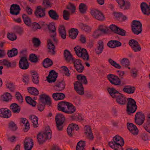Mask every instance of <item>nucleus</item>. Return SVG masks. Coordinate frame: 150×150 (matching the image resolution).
<instances>
[{"instance_id":"nucleus-1","label":"nucleus","mask_w":150,"mask_h":150,"mask_svg":"<svg viewBox=\"0 0 150 150\" xmlns=\"http://www.w3.org/2000/svg\"><path fill=\"white\" fill-rule=\"evenodd\" d=\"M113 142H109L108 145L115 150H123L122 146L124 144V141L120 137L116 135L113 137Z\"/></svg>"},{"instance_id":"nucleus-2","label":"nucleus","mask_w":150,"mask_h":150,"mask_svg":"<svg viewBox=\"0 0 150 150\" xmlns=\"http://www.w3.org/2000/svg\"><path fill=\"white\" fill-rule=\"evenodd\" d=\"M52 131L49 126L46 127L45 130L42 133H39L37 136L38 141L39 144H43L47 139H51Z\"/></svg>"},{"instance_id":"nucleus-3","label":"nucleus","mask_w":150,"mask_h":150,"mask_svg":"<svg viewBox=\"0 0 150 150\" xmlns=\"http://www.w3.org/2000/svg\"><path fill=\"white\" fill-rule=\"evenodd\" d=\"M74 49L77 56L81 57L85 61L89 60V56L86 49L81 48L79 46L75 47Z\"/></svg>"},{"instance_id":"nucleus-4","label":"nucleus","mask_w":150,"mask_h":150,"mask_svg":"<svg viewBox=\"0 0 150 150\" xmlns=\"http://www.w3.org/2000/svg\"><path fill=\"white\" fill-rule=\"evenodd\" d=\"M127 100L128 102L127 106V114L129 115L135 112L137 108V106L134 99L129 98Z\"/></svg>"},{"instance_id":"nucleus-5","label":"nucleus","mask_w":150,"mask_h":150,"mask_svg":"<svg viewBox=\"0 0 150 150\" xmlns=\"http://www.w3.org/2000/svg\"><path fill=\"white\" fill-rule=\"evenodd\" d=\"M132 32L136 35H139L142 31V24L140 21L134 20L131 25Z\"/></svg>"},{"instance_id":"nucleus-6","label":"nucleus","mask_w":150,"mask_h":150,"mask_svg":"<svg viewBox=\"0 0 150 150\" xmlns=\"http://www.w3.org/2000/svg\"><path fill=\"white\" fill-rule=\"evenodd\" d=\"M55 120L57 129L59 131L62 130L63 124L65 120V117L61 113H58L55 116Z\"/></svg>"},{"instance_id":"nucleus-7","label":"nucleus","mask_w":150,"mask_h":150,"mask_svg":"<svg viewBox=\"0 0 150 150\" xmlns=\"http://www.w3.org/2000/svg\"><path fill=\"white\" fill-rule=\"evenodd\" d=\"M107 78L112 84L117 86H121V80L117 76L112 74H108Z\"/></svg>"},{"instance_id":"nucleus-8","label":"nucleus","mask_w":150,"mask_h":150,"mask_svg":"<svg viewBox=\"0 0 150 150\" xmlns=\"http://www.w3.org/2000/svg\"><path fill=\"white\" fill-rule=\"evenodd\" d=\"M91 13L93 17L98 21H103L105 19L103 13L96 9H94L91 10Z\"/></svg>"},{"instance_id":"nucleus-9","label":"nucleus","mask_w":150,"mask_h":150,"mask_svg":"<svg viewBox=\"0 0 150 150\" xmlns=\"http://www.w3.org/2000/svg\"><path fill=\"white\" fill-rule=\"evenodd\" d=\"M81 62V60L79 59H74L71 62L73 63L75 69L79 73H82L84 69V67L82 64Z\"/></svg>"},{"instance_id":"nucleus-10","label":"nucleus","mask_w":150,"mask_h":150,"mask_svg":"<svg viewBox=\"0 0 150 150\" xmlns=\"http://www.w3.org/2000/svg\"><path fill=\"white\" fill-rule=\"evenodd\" d=\"M39 102L42 104L46 105L49 106L51 105L50 98L49 96L45 94L39 96Z\"/></svg>"},{"instance_id":"nucleus-11","label":"nucleus","mask_w":150,"mask_h":150,"mask_svg":"<svg viewBox=\"0 0 150 150\" xmlns=\"http://www.w3.org/2000/svg\"><path fill=\"white\" fill-rule=\"evenodd\" d=\"M110 28L114 33L122 36L125 35L126 31L120 28L115 25L112 24L110 25Z\"/></svg>"},{"instance_id":"nucleus-12","label":"nucleus","mask_w":150,"mask_h":150,"mask_svg":"<svg viewBox=\"0 0 150 150\" xmlns=\"http://www.w3.org/2000/svg\"><path fill=\"white\" fill-rule=\"evenodd\" d=\"M145 120V116L141 112H137L134 118L135 122L137 124L141 125Z\"/></svg>"},{"instance_id":"nucleus-13","label":"nucleus","mask_w":150,"mask_h":150,"mask_svg":"<svg viewBox=\"0 0 150 150\" xmlns=\"http://www.w3.org/2000/svg\"><path fill=\"white\" fill-rule=\"evenodd\" d=\"M129 44L135 52H139L141 50V48L139 43L135 40H130L129 41Z\"/></svg>"},{"instance_id":"nucleus-14","label":"nucleus","mask_w":150,"mask_h":150,"mask_svg":"<svg viewBox=\"0 0 150 150\" xmlns=\"http://www.w3.org/2000/svg\"><path fill=\"white\" fill-rule=\"evenodd\" d=\"M74 87L75 90L79 94L82 95L84 94V88L82 83L80 82H75L74 84Z\"/></svg>"},{"instance_id":"nucleus-15","label":"nucleus","mask_w":150,"mask_h":150,"mask_svg":"<svg viewBox=\"0 0 150 150\" xmlns=\"http://www.w3.org/2000/svg\"><path fill=\"white\" fill-rule=\"evenodd\" d=\"M29 65L27 57H21L19 63V68L21 69L25 70L29 68Z\"/></svg>"},{"instance_id":"nucleus-16","label":"nucleus","mask_w":150,"mask_h":150,"mask_svg":"<svg viewBox=\"0 0 150 150\" xmlns=\"http://www.w3.org/2000/svg\"><path fill=\"white\" fill-rule=\"evenodd\" d=\"M45 8H42L40 6H37L35 10L34 14L37 18H41L45 16Z\"/></svg>"},{"instance_id":"nucleus-17","label":"nucleus","mask_w":150,"mask_h":150,"mask_svg":"<svg viewBox=\"0 0 150 150\" xmlns=\"http://www.w3.org/2000/svg\"><path fill=\"white\" fill-rule=\"evenodd\" d=\"M127 128L132 134L137 136L138 134L139 130L136 126L132 123L127 122Z\"/></svg>"},{"instance_id":"nucleus-18","label":"nucleus","mask_w":150,"mask_h":150,"mask_svg":"<svg viewBox=\"0 0 150 150\" xmlns=\"http://www.w3.org/2000/svg\"><path fill=\"white\" fill-rule=\"evenodd\" d=\"M34 145L33 141L32 139L26 138L24 141V147L25 150H31Z\"/></svg>"},{"instance_id":"nucleus-19","label":"nucleus","mask_w":150,"mask_h":150,"mask_svg":"<svg viewBox=\"0 0 150 150\" xmlns=\"http://www.w3.org/2000/svg\"><path fill=\"white\" fill-rule=\"evenodd\" d=\"M74 129L76 131L79 129L78 125L76 124L72 123L68 126L67 129V132L68 135L69 137H72L73 134L74 133Z\"/></svg>"},{"instance_id":"nucleus-20","label":"nucleus","mask_w":150,"mask_h":150,"mask_svg":"<svg viewBox=\"0 0 150 150\" xmlns=\"http://www.w3.org/2000/svg\"><path fill=\"white\" fill-rule=\"evenodd\" d=\"M57 76L58 73L54 70H52L47 77V80L49 83L54 82L56 81Z\"/></svg>"},{"instance_id":"nucleus-21","label":"nucleus","mask_w":150,"mask_h":150,"mask_svg":"<svg viewBox=\"0 0 150 150\" xmlns=\"http://www.w3.org/2000/svg\"><path fill=\"white\" fill-rule=\"evenodd\" d=\"M117 103L120 105H124L127 102L126 98L123 94L119 93L115 98Z\"/></svg>"},{"instance_id":"nucleus-22","label":"nucleus","mask_w":150,"mask_h":150,"mask_svg":"<svg viewBox=\"0 0 150 150\" xmlns=\"http://www.w3.org/2000/svg\"><path fill=\"white\" fill-rule=\"evenodd\" d=\"M65 84L63 80L60 81H57L54 86V89L57 91H61L63 90L65 88Z\"/></svg>"},{"instance_id":"nucleus-23","label":"nucleus","mask_w":150,"mask_h":150,"mask_svg":"<svg viewBox=\"0 0 150 150\" xmlns=\"http://www.w3.org/2000/svg\"><path fill=\"white\" fill-rule=\"evenodd\" d=\"M142 12L145 15H149L150 14V3L149 6L145 2H142L140 5Z\"/></svg>"},{"instance_id":"nucleus-24","label":"nucleus","mask_w":150,"mask_h":150,"mask_svg":"<svg viewBox=\"0 0 150 150\" xmlns=\"http://www.w3.org/2000/svg\"><path fill=\"white\" fill-rule=\"evenodd\" d=\"M11 112L8 109L2 108L0 109V117L4 118H8L11 116Z\"/></svg>"},{"instance_id":"nucleus-25","label":"nucleus","mask_w":150,"mask_h":150,"mask_svg":"<svg viewBox=\"0 0 150 150\" xmlns=\"http://www.w3.org/2000/svg\"><path fill=\"white\" fill-rule=\"evenodd\" d=\"M48 52L50 54L54 55L55 53L54 45L52 43L51 40L49 39L47 40Z\"/></svg>"},{"instance_id":"nucleus-26","label":"nucleus","mask_w":150,"mask_h":150,"mask_svg":"<svg viewBox=\"0 0 150 150\" xmlns=\"http://www.w3.org/2000/svg\"><path fill=\"white\" fill-rule=\"evenodd\" d=\"M64 55L65 59L67 62H72L73 61L74 58L69 50H65L64 51Z\"/></svg>"},{"instance_id":"nucleus-27","label":"nucleus","mask_w":150,"mask_h":150,"mask_svg":"<svg viewBox=\"0 0 150 150\" xmlns=\"http://www.w3.org/2000/svg\"><path fill=\"white\" fill-rule=\"evenodd\" d=\"M69 103V102L64 101H62L59 102L57 105L58 110L65 112L66 107L67 106Z\"/></svg>"},{"instance_id":"nucleus-28","label":"nucleus","mask_w":150,"mask_h":150,"mask_svg":"<svg viewBox=\"0 0 150 150\" xmlns=\"http://www.w3.org/2000/svg\"><path fill=\"white\" fill-rule=\"evenodd\" d=\"M135 90V88L133 86L127 85L124 87L122 91L128 94L133 93Z\"/></svg>"},{"instance_id":"nucleus-29","label":"nucleus","mask_w":150,"mask_h":150,"mask_svg":"<svg viewBox=\"0 0 150 150\" xmlns=\"http://www.w3.org/2000/svg\"><path fill=\"white\" fill-rule=\"evenodd\" d=\"M10 108L12 112L15 113H19L21 110V107L17 103H12L10 106Z\"/></svg>"},{"instance_id":"nucleus-30","label":"nucleus","mask_w":150,"mask_h":150,"mask_svg":"<svg viewBox=\"0 0 150 150\" xmlns=\"http://www.w3.org/2000/svg\"><path fill=\"white\" fill-rule=\"evenodd\" d=\"M52 96L55 100H62L65 97L64 94L61 93H54L52 94Z\"/></svg>"},{"instance_id":"nucleus-31","label":"nucleus","mask_w":150,"mask_h":150,"mask_svg":"<svg viewBox=\"0 0 150 150\" xmlns=\"http://www.w3.org/2000/svg\"><path fill=\"white\" fill-rule=\"evenodd\" d=\"M47 27L49 30L50 37H54L56 35V29L54 24H50L47 25Z\"/></svg>"},{"instance_id":"nucleus-32","label":"nucleus","mask_w":150,"mask_h":150,"mask_svg":"<svg viewBox=\"0 0 150 150\" xmlns=\"http://www.w3.org/2000/svg\"><path fill=\"white\" fill-rule=\"evenodd\" d=\"M59 36L63 39H65L66 38V33L65 27L64 25H61L59 28Z\"/></svg>"},{"instance_id":"nucleus-33","label":"nucleus","mask_w":150,"mask_h":150,"mask_svg":"<svg viewBox=\"0 0 150 150\" xmlns=\"http://www.w3.org/2000/svg\"><path fill=\"white\" fill-rule=\"evenodd\" d=\"M98 46L95 49L96 53L97 54H101L103 52L104 48L103 42L101 40H99L98 42Z\"/></svg>"},{"instance_id":"nucleus-34","label":"nucleus","mask_w":150,"mask_h":150,"mask_svg":"<svg viewBox=\"0 0 150 150\" xmlns=\"http://www.w3.org/2000/svg\"><path fill=\"white\" fill-rule=\"evenodd\" d=\"M108 91L109 94L113 98H115L118 94L120 93L114 88H108Z\"/></svg>"},{"instance_id":"nucleus-35","label":"nucleus","mask_w":150,"mask_h":150,"mask_svg":"<svg viewBox=\"0 0 150 150\" xmlns=\"http://www.w3.org/2000/svg\"><path fill=\"white\" fill-rule=\"evenodd\" d=\"M29 119L30 120L31 122L34 127H38L39 124L38 123V118L34 115H32L30 116Z\"/></svg>"},{"instance_id":"nucleus-36","label":"nucleus","mask_w":150,"mask_h":150,"mask_svg":"<svg viewBox=\"0 0 150 150\" xmlns=\"http://www.w3.org/2000/svg\"><path fill=\"white\" fill-rule=\"evenodd\" d=\"M79 31L77 29L71 28L69 31V36L72 39H75L78 34Z\"/></svg>"},{"instance_id":"nucleus-37","label":"nucleus","mask_w":150,"mask_h":150,"mask_svg":"<svg viewBox=\"0 0 150 150\" xmlns=\"http://www.w3.org/2000/svg\"><path fill=\"white\" fill-rule=\"evenodd\" d=\"M67 110H65L64 112L66 113H73L76 110V108L73 104L69 103L67 106Z\"/></svg>"},{"instance_id":"nucleus-38","label":"nucleus","mask_w":150,"mask_h":150,"mask_svg":"<svg viewBox=\"0 0 150 150\" xmlns=\"http://www.w3.org/2000/svg\"><path fill=\"white\" fill-rule=\"evenodd\" d=\"M48 13L50 17L52 19L56 20L59 18V15L54 10H51L49 11Z\"/></svg>"},{"instance_id":"nucleus-39","label":"nucleus","mask_w":150,"mask_h":150,"mask_svg":"<svg viewBox=\"0 0 150 150\" xmlns=\"http://www.w3.org/2000/svg\"><path fill=\"white\" fill-rule=\"evenodd\" d=\"M10 8H11V9H13V10H18L15 13L12 11H11V14L12 15H17L19 13L21 8L18 5L16 4H13L11 6Z\"/></svg>"},{"instance_id":"nucleus-40","label":"nucleus","mask_w":150,"mask_h":150,"mask_svg":"<svg viewBox=\"0 0 150 150\" xmlns=\"http://www.w3.org/2000/svg\"><path fill=\"white\" fill-rule=\"evenodd\" d=\"M22 18L25 23L28 26H30L31 23V19L26 14H23Z\"/></svg>"},{"instance_id":"nucleus-41","label":"nucleus","mask_w":150,"mask_h":150,"mask_svg":"<svg viewBox=\"0 0 150 150\" xmlns=\"http://www.w3.org/2000/svg\"><path fill=\"white\" fill-rule=\"evenodd\" d=\"M53 64L52 61L48 58L45 59L43 62V66L45 68H47L51 67L52 65Z\"/></svg>"},{"instance_id":"nucleus-42","label":"nucleus","mask_w":150,"mask_h":150,"mask_svg":"<svg viewBox=\"0 0 150 150\" xmlns=\"http://www.w3.org/2000/svg\"><path fill=\"white\" fill-rule=\"evenodd\" d=\"M28 92L31 94L34 95H38L39 93V91L36 88L33 87H28Z\"/></svg>"},{"instance_id":"nucleus-43","label":"nucleus","mask_w":150,"mask_h":150,"mask_svg":"<svg viewBox=\"0 0 150 150\" xmlns=\"http://www.w3.org/2000/svg\"><path fill=\"white\" fill-rule=\"evenodd\" d=\"M77 78L78 80L81 81L80 82L82 84L83 83L85 85L87 84L88 82L85 76L82 74L78 75L77 76Z\"/></svg>"},{"instance_id":"nucleus-44","label":"nucleus","mask_w":150,"mask_h":150,"mask_svg":"<svg viewBox=\"0 0 150 150\" xmlns=\"http://www.w3.org/2000/svg\"><path fill=\"white\" fill-rule=\"evenodd\" d=\"M86 145L85 142L81 140L77 144L76 146V150H84V147Z\"/></svg>"},{"instance_id":"nucleus-45","label":"nucleus","mask_w":150,"mask_h":150,"mask_svg":"<svg viewBox=\"0 0 150 150\" xmlns=\"http://www.w3.org/2000/svg\"><path fill=\"white\" fill-rule=\"evenodd\" d=\"M11 97L10 93L7 92L1 96V99L4 101L8 102L11 100Z\"/></svg>"},{"instance_id":"nucleus-46","label":"nucleus","mask_w":150,"mask_h":150,"mask_svg":"<svg viewBox=\"0 0 150 150\" xmlns=\"http://www.w3.org/2000/svg\"><path fill=\"white\" fill-rule=\"evenodd\" d=\"M8 127L10 130L13 131H16L18 129L16 124L13 121H11L8 123Z\"/></svg>"},{"instance_id":"nucleus-47","label":"nucleus","mask_w":150,"mask_h":150,"mask_svg":"<svg viewBox=\"0 0 150 150\" xmlns=\"http://www.w3.org/2000/svg\"><path fill=\"white\" fill-rule=\"evenodd\" d=\"M17 54V50L15 48H13L10 51H8L7 52L8 56L9 57H12L15 56Z\"/></svg>"},{"instance_id":"nucleus-48","label":"nucleus","mask_w":150,"mask_h":150,"mask_svg":"<svg viewBox=\"0 0 150 150\" xmlns=\"http://www.w3.org/2000/svg\"><path fill=\"white\" fill-rule=\"evenodd\" d=\"M79 26L82 30L86 32H90L91 31V27L86 24L80 23L79 24Z\"/></svg>"},{"instance_id":"nucleus-49","label":"nucleus","mask_w":150,"mask_h":150,"mask_svg":"<svg viewBox=\"0 0 150 150\" xmlns=\"http://www.w3.org/2000/svg\"><path fill=\"white\" fill-rule=\"evenodd\" d=\"M32 80L33 82L35 84H38L39 83V76L37 72H33L32 74Z\"/></svg>"},{"instance_id":"nucleus-50","label":"nucleus","mask_w":150,"mask_h":150,"mask_svg":"<svg viewBox=\"0 0 150 150\" xmlns=\"http://www.w3.org/2000/svg\"><path fill=\"white\" fill-rule=\"evenodd\" d=\"M25 99L27 103L32 105L33 106H35L36 105V102L33 100L29 96H27L25 97Z\"/></svg>"},{"instance_id":"nucleus-51","label":"nucleus","mask_w":150,"mask_h":150,"mask_svg":"<svg viewBox=\"0 0 150 150\" xmlns=\"http://www.w3.org/2000/svg\"><path fill=\"white\" fill-rule=\"evenodd\" d=\"M121 65L125 67H127L129 65V62L128 59L127 58H124L120 61Z\"/></svg>"},{"instance_id":"nucleus-52","label":"nucleus","mask_w":150,"mask_h":150,"mask_svg":"<svg viewBox=\"0 0 150 150\" xmlns=\"http://www.w3.org/2000/svg\"><path fill=\"white\" fill-rule=\"evenodd\" d=\"M108 62L111 65L116 69H120L121 67V66L119 64L117 63L116 62L111 59H108Z\"/></svg>"},{"instance_id":"nucleus-53","label":"nucleus","mask_w":150,"mask_h":150,"mask_svg":"<svg viewBox=\"0 0 150 150\" xmlns=\"http://www.w3.org/2000/svg\"><path fill=\"white\" fill-rule=\"evenodd\" d=\"M29 60L31 62L36 63L38 61V59L35 54H31L29 56Z\"/></svg>"},{"instance_id":"nucleus-54","label":"nucleus","mask_w":150,"mask_h":150,"mask_svg":"<svg viewBox=\"0 0 150 150\" xmlns=\"http://www.w3.org/2000/svg\"><path fill=\"white\" fill-rule=\"evenodd\" d=\"M32 42L34 46L36 47H38L41 44V42L39 39L34 38L33 39Z\"/></svg>"},{"instance_id":"nucleus-55","label":"nucleus","mask_w":150,"mask_h":150,"mask_svg":"<svg viewBox=\"0 0 150 150\" xmlns=\"http://www.w3.org/2000/svg\"><path fill=\"white\" fill-rule=\"evenodd\" d=\"M42 5L44 6L43 8H45V10L49 8H51L52 4L50 2L49 0H44L42 3Z\"/></svg>"},{"instance_id":"nucleus-56","label":"nucleus","mask_w":150,"mask_h":150,"mask_svg":"<svg viewBox=\"0 0 150 150\" xmlns=\"http://www.w3.org/2000/svg\"><path fill=\"white\" fill-rule=\"evenodd\" d=\"M79 8L80 12L82 13H84L86 10V5L83 3H81L80 4Z\"/></svg>"},{"instance_id":"nucleus-57","label":"nucleus","mask_w":150,"mask_h":150,"mask_svg":"<svg viewBox=\"0 0 150 150\" xmlns=\"http://www.w3.org/2000/svg\"><path fill=\"white\" fill-rule=\"evenodd\" d=\"M14 29L15 32L20 35H21L23 33V30L22 28L19 26H15Z\"/></svg>"},{"instance_id":"nucleus-58","label":"nucleus","mask_w":150,"mask_h":150,"mask_svg":"<svg viewBox=\"0 0 150 150\" xmlns=\"http://www.w3.org/2000/svg\"><path fill=\"white\" fill-rule=\"evenodd\" d=\"M98 29L100 30V32L102 34L107 33L108 30V28L107 27L103 25L100 26Z\"/></svg>"},{"instance_id":"nucleus-59","label":"nucleus","mask_w":150,"mask_h":150,"mask_svg":"<svg viewBox=\"0 0 150 150\" xmlns=\"http://www.w3.org/2000/svg\"><path fill=\"white\" fill-rule=\"evenodd\" d=\"M70 13L67 10H64L63 12V16L64 19L66 20L69 19L70 17Z\"/></svg>"},{"instance_id":"nucleus-60","label":"nucleus","mask_w":150,"mask_h":150,"mask_svg":"<svg viewBox=\"0 0 150 150\" xmlns=\"http://www.w3.org/2000/svg\"><path fill=\"white\" fill-rule=\"evenodd\" d=\"M8 38L11 40L13 41L16 40L17 37L16 35L14 33H8L7 35Z\"/></svg>"},{"instance_id":"nucleus-61","label":"nucleus","mask_w":150,"mask_h":150,"mask_svg":"<svg viewBox=\"0 0 150 150\" xmlns=\"http://www.w3.org/2000/svg\"><path fill=\"white\" fill-rule=\"evenodd\" d=\"M15 96L16 99L20 103H22L23 102V98L21 94L19 92H16Z\"/></svg>"},{"instance_id":"nucleus-62","label":"nucleus","mask_w":150,"mask_h":150,"mask_svg":"<svg viewBox=\"0 0 150 150\" xmlns=\"http://www.w3.org/2000/svg\"><path fill=\"white\" fill-rule=\"evenodd\" d=\"M23 81L25 84H28L29 81V76L26 74H24L23 76Z\"/></svg>"},{"instance_id":"nucleus-63","label":"nucleus","mask_w":150,"mask_h":150,"mask_svg":"<svg viewBox=\"0 0 150 150\" xmlns=\"http://www.w3.org/2000/svg\"><path fill=\"white\" fill-rule=\"evenodd\" d=\"M70 5L67 6V9H69L72 11V13H74L75 12L76 10V7L74 5V4L71 3H69Z\"/></svg>"},{"instance_id":"nucleus-64","label":"nucleus","mask_w":150,"mask_h":150,"mask_svg":"<svg viewBox=\"0 0 150 150\" xmlns=\"http://www.w3.org/2000/svg\"><path fill=\"white\" fill-rule=\"evenodd\" d=\"M140 137L144 141L148 140L149 139V137L146 133H143L140 135Z\"/></svg>"}]
</instances>
